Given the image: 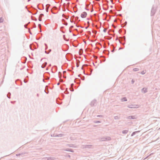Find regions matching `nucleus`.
Wrapping results in <instances>:
<instances>
[{
	"label": "nucleus",
	"mask_w": 160,
	"mask_h": 160,
	"mask_svg": "<svg viewBox=\"0 0 160 160\" xmlns=\"http://www.w3.org/2000/svg\"><path fill=\"white\" fill-rule=\"evenodd\" d=\"M3 21V19L2 18H0V22H2Z\"/></svg>",
	"instance_id": "20e7f679"
},
{
	"label": "nucleus",
	"mask_w": 160,
	"mask_h": 160,
	"mask_svg": "<svg viewBox=\"0 0 160 160\" xmlns=\"http://www.w3.org/2000/svg\"><path fill=\"white\" fill-rule=\"evenodd\" d=\"M43 16V14H40L39 18V21H41L42 20V18Z\"/></svg>",
	"instance_id": "f03ea898"
},
{
	"label": "nucleus",
	"mask_w": 160,
	"mask_h": 160,
	"mask_svg": "<svg viewBox=\"0 0 160 160\" xmlns=\"http://www.w3.org/2000/svg\"><path fill=\"white\" fill-rule=\"evenodd\" d=\"M122 100L123 101H127V99L126 98H124L122 99Z\"/></svg>",
	"instance_id": "7ed1b4c3"
},
{
	"label": "nucleus",
	"mask_w": 160,
	"mask_h": 160,
	"mask_svg": "<svg viewBox=\"0 0 160 160\" xmlns=\"http://www.w3.org/2000/svg\"><path fill=\"white\" fill-rule=\"evenodd\" d=\"M87 16V13L85 12H82L81 15V17L82 18H85Z\"/></svg>",
	"instance_id": "f257e3e1"
},
{
	"label": "nucleus",
	"mask_w": 160,
	"mask_h": 160,
	"mask_svg": "<svg viewBox=\"0 0 160 160\" xmlns=\"http://www.w3.org/2000/svg\"><path fill=\"white\" fill-rule=\"evenodd\" d=\"M64 36V39L65 40V37H64V36Z\"/></svg>",
	"instance_id": "6e6552de"
},
{
	"label": "nucleus",
	"mask_w": 160,
	"mask_h": 160,
	"mask_svg": "<svg viewBox=\"0 0 160 160\" xmlns=\"http://www.w3.org/2000/svg\"><path fill=\"white\" fill-rule=\"evenodd\" d=\"M133 70L134 71H138V68H134L133 69Z\"/></svg>",
	"instance_id": "39448f33"
},
{
	"label": "nucleus",
	"mask_w": 160,
	"mask_h": 160,
	"mask_svg": "<svg viewBox=\"0 0 160 160\" xmlns=\"http://www.w3.org/2000/svg\"><path fill=\"white\" fill-rule=\"evenodd\" d=\"M145 73V72H144V71H143V73H142V74H144Z\"/></svg>",
	"instance_id": "0eeeda50"
},
{
	"label": "nucleus",
	"mask_w": 160,
	"mask_h": 160,
	"mask_svg": "<svg viewBox=\"0 0 160 160\" xmlns=\"http://www.w3.org/2000/svg\"><path fill=\"white\" fill-rule=\"evenodd\" d=\"M46 63L45 65H44L43 66H42V68H44V67H45V65H46Z\"/></svg>",
	"instance_id": "423d86ee"
}]
</instances>
